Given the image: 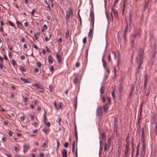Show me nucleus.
Here are the masks:
<instances>
[{
	"label": "nucleus",
	"instance_id": "obj_62",
	"mask_svg": "<svg viewBox=\"0 0 157 157\" xmlns=\"http://www.w3.org/2000/svg\"><path fill=\"white\" fill-rule=\"evenodd\" d=\"M145 81H146L147 80L148 78V75L147 74H146L144 76Z\"/></svg>",
	"mask_w": 157,
	"mask_h": 157
},
{
	"label": "nucleus",
	"instance_id": "obj_46",
	"mask_svg": "<svg viewBox=\"0 0 157 157\" xmlns=\"http://www.w3.org/2000/svg\"><path fill=\"white\" fill-rule=\"evenodd\" d=\"M43 120L44 123H45L46 121L47 120V119L46 117V116H45V115H43Z\"/></svg>",
	"mask_w": 157,
	"mask_h": 157
},
{
	"label": "nucleus",
	"instance_id": "obj_51",
	"mask_svg": "<svg viewBox=\"0 0 157 157\" xmlns=\"http://www.w3.org/2000/svg\"><path fill=\"white\" fill-rule=\"evenodd\" d=\"M153 35L151 33L150 35V40L151 41V40L153 39Z\"/></svg>",
	"mask_w": 157,
	"mask_h": 157
},
{
	"label": "nucleus",
	"instance_id": "obj_38",
	"mask_svg": "<svg viewBox=\"0 0 157 157\" xmlns=\"http://www.w3.org/2000/svg\"><path fill=\"white\" fill-rule=\"evenodd\" d=\"M78 79L77 77H76L75 78L74 80V83L75 84L77 83H78Z\"/></svg>",
	"mask_w": 157,
	"mask_h": 157
},
{
	"label": "nucleus",
	"instance_id": "obj_59",
	"mask_svg": "<svg viewBox=\"0 0 157 157\" xmlns=\"http://www.w3.org/2000/svg\"><path fill=\"white\" fill-rule=\"evenodd\" d=\"M3 58L0 56V63L2 64V62H3Z\"/></svg>",
	"mask_w": 157,
	"mask_h": 157
},
{
	"label": "nucleus",
	"instance_id": "obj_33",
	"mask_svg": "<svg viewBox=\"0 0 157 157\" xmlns=\"http://www.w3.org/2000/svg\"><path fill=\"white\" fill-rule=\"evenodd\" d=\"M142 149L143 150L146 149V144L144 142V141H143V142H142Z\"/></svg>",
	"mask_w": 157,
	"mask_h": 157
},
{
	"label": "nucleus",
	"instance_id": "obj_2",
	"mask_svg": "<svg viewBox=\"0 0 157 157\" xmlns=\"http://www.w3.org/2000/svg\"><path fill=\"white\" fill-rule=\"evenodd\" d=\"M66 21H69L70 17L72 18L73 17L72 10L71 7H69L68 10L66 11Z\"/></svg>",
	"mask_w": 157,
	"mask_h": 157
},
{
	"label": "nucleus",
	"instance_id": "obj_21",
	"mask_svg": "<svg viewBox=\"0 0 157 157\" xmlns=\"http://www.w3.org/2000/svg\"><path fill=\"white\" fill-rule=\"evenodd\" d=\"M74 100H75L74 102L75 103V104L74 105V106L75 107V110H76V109L77 106V96L75 98Z\"/></svg>",
	"mask_w": 157,
	"mask_h": 157
},
{
	"label": "nucleus",
	"instance_id": "obj_5",
	"mask_svg": "<svg viewBox=\"0 0 157 157\" xmlns=\"http://www.w3.org/2000/svg\"><path fill=\"white\" fill-rule=\"evenodd\" d=\"M33 86L34 87L40 89L39 91V92L41 93H43L44 92V89L41 85H38L37 84H34Z\"/></svg>",
	"mask_w": 157,
	"mask_h": 157
},
{
	"label": "nucleus",
	"instance_id": "obj_11",
	"mask_svg": "<svg viewBox=\"0 0 157 157\" xmlns=\"http://www.w3.org/2000/svg\"><path fill=\"white\" fill-rule=\"evenodd\" d=\"M157 53V50L156 47H155V48H153L152 50V56L153 58H155V55Z\"/></svg>",
	"mask_w": 157,
	"mask_h": 157
},
{
	"label": "nucleus",
	"instance_id": "obj_61",
	"mask_svg": "<svg viewBox=\"0 0 157 157\" xmlns=\"http://www.w3.org/2000/svg\"><path fill=\"white\" fill-rule=\"evenodd\" d=\"M16 23L17 25H20L21 26V25H22L21 23L19 21H17Z\"/></svg>",
	"mask_w": 157,
	"mask_h": 157
},
{
	"label": "nucleus",
	"instance_id": "obj_60",
	"mask_svg": "<svg viewBox=\"0 0 157 157\" xmlns=\"http://www.w3.org/2000/svg\"><path fill=\"white\" fill-rule=\"evenodd\" d=\"M46 48H47L46 51L48 53L51 52V50L48 48L47 46H46Z\"/></svg>",
	"mask_w": 157,
	"mask_h": 157
},
{
	"label": "nucleus",
	"instance_id": "obj_28",
	"mask_svg": "<svg viewBox=\"0 0 157 157\" xmlns=\"http://www.w3.org/2000/svg\"><path fill=\"white\" fill-rule=\"evenodd\" d=\"M69 31L67 30L65 33V38L66 39H68L69 36Z\"/></svg>",
	"mask_w": 157,
	"mask_h": 157
},
{
	"label": "nucleus",
	"instance_id": "obj_26",
	"mask_svg": "<svg viewBox=\"0 0 157 157\" xmlns=\"http://www.w3.org/2000/svg\"><path fill=\"white\" fill-rule=\"evenodd\" d=\"M148 5V2H147L146 1H145V4L144 6V11L146 10V9L147 8V7Z\"/></svg>",
	"mask_w": 157,
	"mask_h": 157
},
{
	"label": "nucleus",
	"instance_id": "obj_63",
	"mask_svg": "<svg viewBox=\"0 0 157 157\" xmlns=\"http://www.w3.org/2000/svg\"><path fill=\"white\" fill-rule=\"evenodd\" d=\"M25 117L24 116H22L20 117V119H21V121H24L25 120Z\"/></svg>",
	"mask_w": 157,
	"mask_h": 157
},
{
	"label": "nucleus",
	"instance_id": "obj_37",
	"mask_svg": "<svg viewBox=\"0 0 157 157\" xmlns=\"http://www.w3.org/2000/svg\"><path fill=\"white\" fill-rule=\"evenodd\" d=\"M128 142L129 141H126V144L125 145L126 149H129V144L128 143Z\"/></svg>",
	"mask_w": 157,
	"mask_h": 157
},
{
	"label": "nucleus",
	"instance_id": "obj_20",
	"mask_svg": "<svg viewBox=\"0 0 157 157\" xmlns=\"http://www.w3.org/2000/svg\"><path fill=\"white\" fill-rule=\"evenodd\" d=\"M140 33L138 31L136 32V33L134 34V36L135 38L140 36Z\"/></svg>",
	"mask_w": 157,
	"mask_h": 157
},
{
	"label": "nucleus",
	"instance_id": "obj_35",
	"mask_svg": "<svg viewBox=\"0 0 157 157\" xmlns=\"http://www.w3.org/2000/svg\"><path fill=\"white\" fill-rule=\"evenodd\" d=\"M107 99L108 102L107 103H108V104L109 105H110L111 103V99L109 97H107Z\"/></svg>",
	"mask_w": 157,
	"mask_h": 157
},
{
	"label": "nucleus",
	"instance_id": "obj_19",
	"mask_svg": "<svg viewBox=\"0 0 157 157\" xmlns=\"http://www.w3.org/2000/svg\"><path fill=\"white\" fill-rule=\"evenodd\" d=\"M141 138L142 142H143V141H144V132L143 128L142 129V132H141Z\"/></svg>",
	"mask_w": 157,
	"mask_h": 157
},
{
	"label": "nucleus",
	"instance_id": "obj_43",
	"mask_svg": "<svg viewBox=\"0 0 157 157\" xmlns=\"http://www.w3.org/2000/svg\"><path fill=\"white\" fill-rule=\"evenodd\" d=\"M114 94H115V90H114L112 91L111 94H112V96L113 98L114 99H115V98Z\"/></svg>",
	"mask_w": 157,
	"mask_h": 157
},
{
	"label": "nucleus",
	"instance_id": "obj_41",
	"mask_svg": "<svg viewBox=\"0 0 157 157\" xmlns=\"http://www.w3.org/2000/svg\"><path fill=\"white\" fill-rule=\"evenodd\" d=\"M155 132L156 134H157V120L155 121Z\"/></svg>",
	"mask_w": 157,
	"mask_h": 157
},
{
	"label": "nucleus",
	"instance_id": "obj_1",
	"mask_svg": "<svg viewBox=\"0 0 157 157\" xmlns=\"http://www.w3.org/2000/svg\"><path fill=\"white\" fill-rule=\"evenodd\" d=\"M144 52V51L142 48H140L136 59V63L139 65L136 71V74H138L139 73L140 70V66L143 62Z\"/></svg>",
	"mask_w": 157,
	"mask_h": 157
},
{
	"label": "nucleus",
	"instance_id": "obj_56",
	"mask_svg": "<svg viewBox=\"0 0 157 157\" xmlns=\"http://www.w3.org/2000/svg\"><path fill=\"white\" fill-rule=\"evenodd\" d=\"M102 101V102H104L106 101V98L105 97H103L101 98Z\"/></svg>",
	"mask_w": 157,
	"mask_h": 157
},
{
	"label": "nucleus",
	"instance_id": "obj_8",
	"mask_svg": "<svg viewBox=\"0 0 157 157\" xmlns=\"http://www.w3.org/2000/svg\"><path fill=\"white\" fill-rule=\"evenodd\" d=\"M30 146L28 144H25L23 146V152L24 153H25L28 150V149L29 148Z\"/></svg>",
	"mask_w": 157,
	"mask_h": 157
},
{
	"label": "nucleus",
	"instance_id": "obj_23",
	"mask_svg": "<svg viewBox=\"0 0 157 157\" xmlns=\"http://www.w3.org/2000/svg\"><path fill=\"white\" fill-rule=\"evenodd\" d=\"M140 118L138 121V125L139 126V128H137V130H141V122L140 121Z\"/></svg>",
	"mask_w": 157,
	"mask_h": 157
},
{
	"label": "nucleus",
	"instance_id": "obj_27",
	"mask_svg": "<svg viewBox=\"0 0 157 157\" xmlns=\"http://www.w3.org/2000/svg\"><path fill=\"white\" fill-rule=\"evenodd\" d=\"M128 30H125L124 34H123V36H122L123 37H124V39L125 41H126V36L127 34V32H128Z\"/></svg>",
	"mask_w": 157,
	"mask_h": 157
},
{
	"label": "nucleus",
	"instance_id": "obj_44",
	"mask_svg": "<svg viewBox=\"0 0 157 157\" xmlns=\"http://www.w3.org/2000/svg\"><path fill=\"white\" fill-rule=\"evenodd\" d=\"M107 143L109 145V147H110V145L111 144V141L110 138L108 139L107 140Z\"/></svg>",
	"mask_w": 157,
	"mask_h": 157
},
{
	"label": "nucleus",
	"instance_id": "obj_17",
	"mask_svg": "<svg viewBox=\"0 0 157 157\" xmlns=\"http://www.w3.org/2000/svg\"><path fill=\"white\" fill-rule=\"evenodd\" d=\"M112 11L113 13L114 16L115 17H116L117 16L118 17V13L117 10H116L115 9H112L111 10Z\"/></svg>",
	"mask_w": 157,
	"mask_h": 157
},
{
	"label": "nucleus",
	"instance_id": "obj_34",
	"mask_svg": "<svg viewBox=\"0 0 157 157\" xmlns=\"http://www.w3.org/2000/svg\"><path fill=\"white\" fill-rule=\"evenodd\" d=\"M129 31H130L131 29H132V21H129Z\"/></svg>",
	"mask_w": 157,
	"mask_h": 157
},
{
	"label": "nucleus",
	"instance_id": "obj_12",
	"mask_svg": "<svg viewBox=\"0 0 157 157\" xmlns=\"http://www.w3.org/2000/svg\"><path fill=\"white\" fill-rule=\"evenodd\" d=\"M140 86V84L139 83L136 85L135 91V94L136 95H137L138 93Z\"/></svg>",
	"mask_w": 157,
	"mask_h": 157
},
{
	"label": "nucleus",
	"instance_id": "obj_29",
	"mask_svg": "<svg viewBox=\"0 0 157 157\" xmlns=\"http://www.w3.org/2000/svg\"><path fill=\"white\" fill-rule=\"evenodd\" d=\"M126 0H124V4H123V8L122 9V14L123 15L124 11V10L125 8L126 7V4H125V2Z\"/></svg>",
	"mask_w": 157,
	"mask_h": 157
},
{
	"label": "nucleus",
	"instance_id": "obj_36",
	"mask_svg": "<svg viewBox=\"0 0 157 157\" xmlns=\"http://www.w3.org/2000/svg\"><path fill=\"white\" fill-rule=\"evenodd\" d=\"M11 63L13 66H15L16 64V63L15 61L13 59H12L11 60Z\"/></svg>",
	"mask_w": 157,
	"mask_h": 157
},
{
	"label": "nucleus",
	"instance_id": "obj_31",
	"mask_svg": "<svg viewBox=\"0 0 157 157\" xmlns=\"http://www.w3.org/2000/svg\"><path fill=\"white\" fill-rule=\"evenodd\" d=\"M102 62L104 67L105 68H106V66H107V64L103 58L102 59Z\"/></svg>",
	"mask_w": 157,
	"mask_h": 157
},
{
	"label": "nucleus",
	"instance_id": "obj_64",
	"mask_svg": "<svg viewBox=\"0 0 157 157\" xmlns=\"http://www.w3.org/2000/svg\"><path fill=\"white\" fill-rule=\"evenodd\" d=\"M29 117L31 119V120H33L34 118V116L33 115L30 114L29 115Z\"/></svg>",
	"mask_w": 157,
	"mask_h": 157
},
{
	"label": "nucleus",
	"instance_id": "obj_50",
	"mask_svg": "<svg viewBox=\"0 0 157 157\" xmlns=\"http://www.w3.org/2000/svg\"><path fill=\"white\" fill-rule=\"evenodd\" d=\"M89 50V48H88L86 51V58L87 59L88 56V52Z\"/></svg>",
	"mask_w": 157,
	"mask_h": 157
},
{
	"label": "nucleus",
	"instance_id": "obj_10",
	"mask_svg": "<svg viewBox=\"0 0 157 157\" xmlns=\"http://www.w3.org/2000/svg\"><path fill=\"white\" fill-rule=\"evenodd\" d=\"M103 108L104 112L106 113L109 108L108 103H106L105 105L103 106Z\"/></svg>",
	"mask_w": 157,
	"mask_h": 157
},
{
	"label": "nucleus",
	"instance_id": "obj_9",
	"mask_svg": "<svg viewBox=\"0 0 157 157\" xmlns=\"http://www.w3.org/2000/svg\"><path fill=\"white\" fill-rule=\"evenodd\" d=\"M62 153V157H67V151L66 149L63 148Z\"/></svg>",
	"mask_w": 157,
	"mask_h": 157
},
{
	"label": "nucleus",
	"instance_id": "obj_47",
	"mask_svg": "<svg viewBox=\"0 0 157 157\" xmlns=\"http://www.w3.org/2000/svg\"><path fill=\"white\" fill-rule=\"evenodd\" d=\"M20 70L22 71H26L25 69L23 67H20Z\"/></svg>",
	"mask_w": 157,
	"mask_h": 157
},
{
	"label": "nucleus",
	"instance_id": "obj_4",
	"mask_svg": "<svg viewBox=\"0 0 157 157\" xmlns=\"http://www.w3.org/2000/svg\"><path fill=\"white\" fill-rule=\"evenodd\" d=\"M90 17L91 21L92 24V26L93 27L94 26V11H92V10H90Z\"/></svg>",
	"mask_w": 157,
	"mask_h": 157
},
{
	"label": "nucleus",
	"instance_id": "obj_54",
	"mask_svg": "<svg viewBox=\"0 0 157 157\" xmlns=\"http://www.w3.org/2000/svg\"><path fill=\"white\" fill-rule=\"evenodd\" d=\"M69 145V143L68 142H66L64 144V146L65 147L67 148L68 147Z\"/></svg>",
	"mask_w": 157,
	"mask_h": 157
},
{
	"label": "nucleus",
	"instance_id": "obj_42",
	"mask_svg": "<svg viewBox=\"0 0 157 157\" xmlns=\"http://www.w3.org/2000/svg\"><path fill=\"white\" fill-rule=\"evenodd\" d=\"M133 85H132V87L131 88V92H130V96L132 94V93L134 91V87H133Z\"/></svg>",
	"mask_w": 157,
	"mask_h": 157
},
{
	"label": "nucleus",
	"instance_id": "obj_25",
	"mask_svg": "<svg viewBox=\"0 0 157 157\" xmlns=\"http://www.w3.org/2000/svg\"><path fill=\"white\" fill-rule=\"evenodd\" d=\"M145 150L142 149L140 154V157H144L145 154Z\"/></svg>",
	"mask_w": 157,
	"mask_h": 157
},
{
	"label": "nucleus",
	"instance_id": "obj_32",
	"mask_svg": "<svg viewBox=\"0 0 157 157\" xmlns=\"http://www.w3.org/2000/svg\"><path fill=\"white\" fill-rule=\"evenodd\" d=\"M109 147H109V146H108V147H107V143H106L105 145L104 150L105 151H106V150L107 151H109Z\"/></svg>",
	"mask_w": 157,
	"mask_h": 157
},
{
	"label": "nucleus",
	"instance_id": "obj_13",
	"mask_svg": "<svg viewBox=\"0 0 157 157\" xmlns=\"http://www.w3.org/2000/svg\"><path fill=\"white\" fill-rule=\"evenodd\" d=\"M42 131L44 132L45 134L47 135L48 133L47 132H49L50 131V130L49 129H48L47 127H44L42 129Z\"/></svg>",
	"mask_w": 157,
	"mask_h": 157
},
{
	"label": "nucleus",
	"instance_id": "obj_49",
	"mask_svg": "<svg viewBox=\"0 0 157 157\" xmlns=\"http://www.w3.org/2000/svg\"><path fill=\"white\" fill-rule=\"evenodd\" d=\"M36 64H37V65L38 67H41V63L40 62H39V61L37 62L36 63Z\"/></svg>",
	"mask_w": 157,
	"mask_h": 157
},
{
	"label": "nucleus",
	"instance_id": "obj_16",
	"mask_svg": "<svg viewBox=\"0 0 157 157\" xmlns=\"http://www.w3.org/2000/svg\"><path fill=\"white\" fill-rule=\"evenodd\" d=\"M20 79L21 80L24 82L25 83H29L30 82L29 80L28 79L24 78L22 77H21Z\"/></svg>",
	"mask_w": 157,
	"mask_h": 157
},
{
	"label": "nucleus",
	"instance_id": "obj_24",
	"mask_svg": "<svg viewBox=\"0 0 157 157\" xmlns=\"http://www.w3.org/2000/svg\"><path fill=\"white\" fill-rule=\"evenodd\" d=\"M129 149H126L125 151V157H128Z\"/></svg>",
	"mask_w": 157,
	"mask_h": 157
},
{
	"label": "nucleus",
	"instance_id": "obj_22",
	"mask_svg": "<svg viewBox=\"0 0 157 157\" xmlns=\"http://www.w3.org/2000/svg\"><path fill=\"white\" fill-rule=\"evenodd\" d=\"M106 134L104 132H103L101 134V138L104 140H105L106 139L105 137Z\"/></svg>",
	"mask_w": 157,
	"mask_h": 157
},
{
	"label": "nucleus",
	"instance_id": "obj_48",
	"mask_svg": "<svg viewBox=\"0 0 157 157\" xmlns=\"http://www.w3.org/2000/svg\"><path fill=\"white\" fill-rule=\"evenodd\" d=\"M8 22L10 24V25L11 26L13 27H14V24H13V23L12 22V21H8Z\"/></svg>",
	"mask_w": 157,
	"mask_h": 157
},
{
	"label": "nucleus",
	"instance_id": "obj_55",
	"mask_svg": "<svg viewBox=\"0 0 157 157\" xmlns=\"http://www.w3.org/2000/svg\"><path fill=\"white\" fill-rule=\"evenodd\" d=\"M108 61L109 62H110L111 60V58L110 54L108 55Z\"/></svg>",
	"mask_w": 157,
	"mask_h": 157
},
{
	"label": "nucleus",
	"instance_id": "obj_6",
	"mask_svg": "<svg viewBox=\"0 0 157 157\" xmlns=\"http://www.w3.org/2000/svg\"><path fill=\"white\" fill-rule=\"evenodd\" d=\"M117 124L118 120L117 118H115L114 119V121L113 122L114 125V130L117 132Z\"/></svg>",
	"mask_w": 157,
	"mask_h": 157
},
{
	"label": "nucleus",
	"instance_id": "obj_39",
	"mask_svg": "<svg viewBox=\"0 0 157 157\" xmlns=\"http://www.w3.org/2000/svg\"><path fill=\"white\" fill-rule=\"evenodd\" d=\"M80 63L79 62L77 61L75 63V66L76 67H78L80 66Z\"/></svg>",
	"mask_w": 157,
	"mask_h": 157
},
{
	"label": "nucleus",
	"instance_id": "obj_30",
	"mask_svg": "<svg viewBox=\"0 0 157 157\" xmlns=\"http://www.w3.org/2000/svg\"><path fill=\"white\" fill-rule=\"evenodd\" d=\"M93 33V30L90 29V30L89 34H88V36L90 37L91 38H92L93 37V35H91V34Z\"/></svg>",
	"mask_w": 157,
	"mask_h": 157
},
{
	"label": "nucleus",
	"instance_id": "obj_18",
	"mask_svg": "<svg viewBox=\"0 0 157 157\" xmlns=\"http://www.w3.org/2000/svg\"><path fill=\"white\" fill-rule=\"evenodd\" d=\"M49 63L50 64H52L53 63V61L52 60V57L50 55H49L48 57Z\"/></svg>",
	"mask_w": 157,
	"mask_h": 157
},
{
	"label": "nucleus",
	"instance_id": "obj_57",
	"mask_svg": "<svg viewBox=\"0 0 157 157\" xmlns=\"http://www.w3.org/2000/svg\"><path fill=\"white\" fill-rule=\"evenodd\" d=\"M106 18H107V20H109V19H110V18L109 17V15L107 12L106 13Z\"/></svg>",
	"mask_w": 157,
	"mask_h": 157
},
{
	"label": "nucleus",
	"instance_id": "obj_45",
	"mask_svg": "<svg viewBox=\"0 0 157 157\" xmlns=\"http://www.w3.org/2000/svg\"><path fill=\"white\" fill-rule=\"evenodd\" d=\"M56 142H57V150L58 149V148H59V146L60 143L59 141L58 140H56Z\"/></svg>",
	"mask_w": 157,
	"mask_h": 157
},
{
	"label": "nucleus",
	"instance_id": "obj_53",
	"mask_svg": "<svg viewBox=\"0 0 157 157\" xmlns=\"http://www.w3.org/2000/svg\"><path fill=\"white\" fill-rule=\"evenodd\" d=\"M82 42H83V43L84 44H86V37H84L83 39V40H82Z\"/></svg>",
	"mask_w": 157,
	"mask_h": 157
},
{
	"label": "nucleus",
	"instance_id": "obj_7",
	"mask_svg": "<svg viewBox=\"0 0 157 157\" xmlns=\"http://www.w3.org/2000/svg\"><path fill=\"white\" fill-rule=\"evenodd\" d=\"M123 83V80H121L119 82V93L121 94L122 93L123 90V86H122Z\"/></svg>",
	"mask_w": 157,
	"mask_h": 157
},
{
	"label": "nucleus",
	"instance_id": "obj_3",
	"mask_svg": "<svg viewBox=\"0 0 157 157\" xmlns=\"http://www.w3.org/2000/svg\"><path fill=\"white\" fill-rule=\"evenodd\" d=\"M103 114V109L102 106H99L98 107L96 110V116L100 117Z\"/></svg>",
	"mask_w": 157,
	"mask_h": 157
},
{
	"label": "nucleus",
	"instance_id": "obj_52",
	"mask_svg": "<svg viewBox=\"0 0 157 157\" xmlns=\"http://www.w3.org/2000/svg\"><path fill=\"white\" fill-rule=\"evenodd\" d=\"M75 140H76L77 142L78 141V134L77 133H75Z\"/></svg>",
	"mask_w": 157,
	"mask_h": 157
},
{
	"label": "nucleus",
	"instance_id": "obj_58",
	"mask_svg": "<svg viewBox=\"0 0 157 157\" xmlns=\"http://www.w3.org/2000/svg\"><path fill=\"white\" fill-rule=\"evenodd\" d=\"M140 141H139V143H138L137 147H136V150H139V147L140 146Z\"/></svg>",
	"mask_w": 157,
	"mask_h": 157
},
{
	"label": "nucleus",
	"instance_id": "obj_40",
	"mask_svg": "<svg viewBox=\"0 0 157 157\" xmlns=\"http://www.w3.org/2000/svg\"><path fill=\"white\" fill-rule=\"evenodd\" d=\"M8 48L9 49V50H10V51H12V49H13V46H12V45L11 44H9L8 45Z\"/></svg>",
	"mask_w": 157,
	"mask_h": 157
},
{
	"label": "nucleus",
	"instance_id": "obj_14",
	"mask_svg": "<svg viewBox=\"0 0 157 157\" xmlns=\"http://www.w3.org/2000/svg\"><path fill=\"white\" fill-rule=\"evenodd\" d=\"M56 57L58 60V63H60L61 61V58L60 56L58 54V53L56 54Z\"/></svg>",
	"mask_w": 157,
	"mask_h": 157
},
{
	"label": "nucleus",
	"instance_id": "obj_15",
	"mask_svg": "<svg viewBox=\"0 0 157 157\" xmlns=\"http://www.w3.org/2000/svg\"><path fill=\"white\" fill-rule=\"evenodd\" d=\"M105 90V87L103 86H102L100 88V93L101 94H103L104 93Z\"/></svg>",
	"mask_w": 157,
	"mask_h": 157
}]
</instances>
